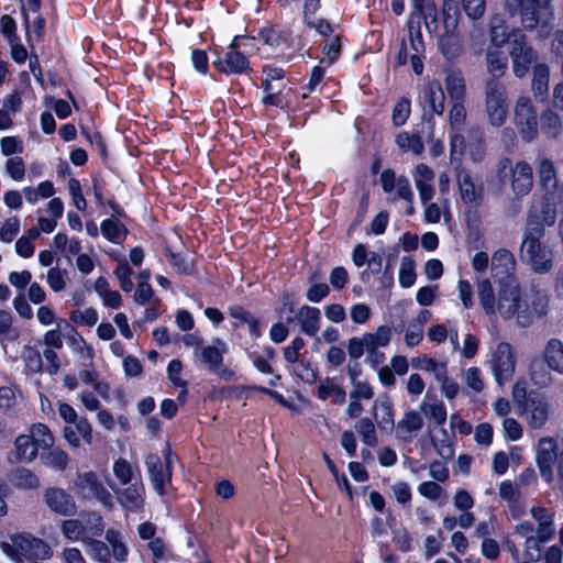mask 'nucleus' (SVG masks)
Masks as SVG:
<instances>
[{
    "instance_id": "obj_49",
    "label": "nucleus",
    "mask_w": 563,
    "mask_h": 563,
    "mask_svg": "<svg viewBox=\"0 0 563 563\" xmlns=\"http://www.w3.org/2000/svg\"><path fill=\"white\" fill-rule=\"evenodd\" d=\"M380 409L383 411V416L380 419L377 418L375 413V419L377 420L378 428L383 432H390L394 429L395 420H394V406L389 400H385L380 402Z\"/></svg>"
},
{
    "instance_id": "obj_13",
    "label": "nucleus",
    "mask_w": 563,
    "mask_h": 563,
    "mask_svg": "<svg viewBox=\"0 0 563 563\" xmlns=\"http://www.w3.org/2000/svg\"><path fill=\"white\" fill-rule=\"evenodd\" d=\"M492 362L495 380L498 385H504L505 382L512 378L516 360L510 343L499 342L493 354Z\"/></svg>"
},
{
    "instance_id": "obj_17",
    "label": "nucleus",
    "mask_w": 563,
    "mask_h": 563,
    "mask_svg": "<svg viewBox=\"0 0 563 563\" xmlns=\"http://www.w3.org/2000/svg\"><path fill=\"white\" fill-rule=\"evenodd\" d=\"M77 493L84 498H109V494L93 471L79 474L75 481Z\"/></svg>"
},
{
    "instance_id": "obj_34",
    "label": "nucleus",
    "mask_w": 563,
    "mask_h": 563,
    "mask_svg": "<svg viewBox=\"0 0 563 563\" xmlns=\"http://www.w3.org/2000/svg\"><path fill=\"white\" fill-rule=\"evenodd\" d=\"M10 481L19 489H34L38 486V477L27 468H16L11 473Z\"/></svg>"
},
{
    "instance_id": "obj_64",
    "label": "nucleus",
    "mask_w": 563,
    "mask_h": 563,
    "mask_svg": "<svg viewBox=\"0 0 563 563\" xmlns=\"http://www.w3.org/2000/svg\"><path fill=\"white\" fill-rule=\"evenodd\" d=\"M20 231V220L15 217L8 219L0 230V240L3 243H10Z\"/></svg>"
},
{
    "instance_id": "obj_5",
    "label": "nucleus",
    "mask_w": 563,
    "mask_h": 563,
    "mask_svg": "<svg viewBox=\"0 0 563 563\" xmlns=\"http://www.w3.org/2000/svg\"><path fill=\"white\" fill-rule=\"evenodd\" d=\"M466 151L473 163H482L485 159L487 147L485 131L482 126H470L466 131V136L461 133L450 135V157L452 163L461 164Z\"/></svg>"
},
{
    "instance_id": "obj_60",
    "label": "nucleus",
    "mask_w": 563,
    "mask_h": 563,
    "mask_svg": "<svg viewBox=\"0 0 563 563\" xmlns=\"http://www.w3.org/2000/svg\"><path fill=\"white\" fill-rule=\"evenodd\" d=\"M0 32L7 38L9 44H12V42L20 38L16 34L15 20L8 14L0 18Z\"/></svg>"
},
{
    "instance_id": "obj_55",
    "label": "nucleus",
    "mask_w": 563,
    "mask_h": 563,
    "mask_svg": "<svg viewBox=\"0 0 563 563\" xmlns=\"http://www.w3.org/2000/svg\"><path fill=\"white\" fill-rule=\"evenodd\" d=\"M465 14L473 21L481 19L486 10V0H461Z\"/></svg>"
},
{
    "instance_id": "obj_11",
    "label": "nucleus",
    "mask_w": 563,
    "mask_h": 563,
    "mask_svg": "<svg viewBox=\"0 0 563 563\" xmlns=\"http://www.w3.org/2000/svg\"><path fill=\"white\" fill-rule=\"evenodd\" d=\"M12 547L15 555L29 562L46 561L52 558L53 551L47 542L30 533H16L12 537Z\"/></svg>"
},
{
    "instance_id": "obj_9",
    "label": "nucleus",
    "mask_w": 563,
    "mask_h": 563,
    "mask_svg": "<svg viewBox=\"0 0 563 563\" xmlns=\"http://www.w3.org/2000/svg\"><path fill=\"white\" fill-rule=\"evenodd\" d=\"M162 454L164 461L155 454H151L146 460L151 482L159 496L166 494V486L172 483L174 460L178 459L169 443L162 450Z\"/></svg>"
},
{
    "instance_id": "obj_42",
    "label": "nucleus",
    "mask_w": 563,
    "mask_h": 563,
    "mask_svg": "<svg viewBox=\"0 0 563 563\" xmlns=\"http://www.w3.org/2000/svg\"><path fill=\"white\" fill-rule=\"evenodd\" d=\"M342 38L343 35L335 34L330 41L325 42L322 46V54L324 58L320 63L327 62L328 66L336 63L342 55Z\"/></svg>"
},
{
    "instance_id": "obj_12",
    "label": "nucleus",
    "mask_w": 563,
    "mask_h": 563,
    "mask_svg": "<svg viewBox=\"0 0 563 563\" xmlns=\"http://www.w3.org/2000/svg\"><path fill=\"white\" fill-rule=\"evenodd\" d=\"M559 448L554 438L544 437L538 442L536 463L541 478L551 484L554 481L553 464L559 463Z\"/></svg>"
},
{
    "instance_id": "obj_48",
    "label": "nucleus",
    "mask_w": 563,
    "mask_h": 563,
    "mask_svg": "<svg viewBox=\"0 0 563 563\" xmlns=\"http://www.w3.org/2000/svg\"><path fill=\"white\" fill-rule=\"evenodd\" d=\"M286 85L279 87L276 91L264 95L261 99V102L265 107H275L280 110H285L289 107V100L287 99V95L284 92Z\"/></svg>"
},
{
    "instance_id": "obj_57",
    "label": "nucleus",
    "mask_w": 563,
    "mask_h": 563,
    "mask_svg": "<svg viewBox=\"0 0 563 563\" xmlns=\"http://www.w3.org/2000/svg\"><path fill=\"white\" fill-rule=\"evenodd\" d=\"M113 473L118 481L123 485L129 484L133 476L131 464L123 457H120L114 462Z\"/></svg>"
},
{
    "instance_id": "obj_15",
    "label": "nucleus",
    "mask_w": 563,
    "mask_h": 563,
    "mask_svg": "<svg viewBox=\"0 0 563 563\" xmlns=\"http://www.w3.org/2000/svg\"><path fill=\"white\" fill-rule=\"evenodd\" d=\"M421 98L427 108L423 113V119L429 117V120H431L435 114H443L445 93L439 80L433 79L428 81L422 89Z\"/></svg>"
},
{
    "instance_id": "obj_61",
    "label": "nucleus",
    "mask_w": 563,
    "mask_h": 563,
    "mask_svg": "<svg viewBox=\"0 0 563 563\" xmlns=\"http://www.w3.org/2000/svg\"><path fill=\"white\" fill-rule=\"evenodd\" d=\"M191 63L197 73L201 75H207L209 73V58L206 51L201 48H194L191 51Z\"/></svg>"
},
{
    "instance_id": "obj_14",
    "label": "nucleus",
    "mask_w": 563,
    "mask_h": 563,
    "mask_svg": "<svg viewBox=\"0 0 563 563\" xmlns=\"http://www.w3.org/2000/svg\"><path fill=\"white\" fill-rule=\"evenodd\" d=\"M43 499L48 509L56 515L71 517L77 512L74 497L63 488H46L43 494Z\"/></svg>"
},
{
    "instance_id": "obj_40",
    "label": "nucleus",
    "mask_w": 563,
    "mask_h": 563,
    "mask_svg": "<svg viewBox=\"0 0 563 563\" xmlns=\"http://www.w3.org/2000/svg\"><path fill=\"white\" fill-rule=\"evenodd\" d=\"M295 306V294L288 290L283 291L280 295V306L276 308L278 319L285 320L286 323H291L294 321Z\"/></svg>"
},
{
    "instance_id": "obj_6",
    "label": "nucleus",
    "mask_w": 563,
    "mask_h": 563,
    "mask_svg": "<svg viewBox=\"0 0 563 563\" xmlns=\"http://www.w3.org/2000/svg\"><path fill=\"white\" fill-rule=\"evenodd\" d=\"M490 38L494 45L500 47L505 43L509 44V55L512 60V70L516 77H525L531 68L532 63L537 59L536 51L528 45L527 37L522 33H514L511 35L499 38L497 29L492 27Z\"/></svg>"
},
{
    "instance_id": "obj_4",
    "label": "nucleus",
    "mask_w": 563,
    "mask_h": 563,
    "mask_svg": "<svg viewBox=\"0 0 563 563\" xmlns=\"http://www.w3.org/2000/svg\"><path fill=\"white\" fill-rule=\"evenodd\" d=\"M255 41L256 36L249 34L234 35L230 44L221 49L214 48L211 53L213 69L227 77L249 75L252 70L247 51H242L243 41Z\"/></svg>"
},
{
    "instance_id": "obj_32",
    "label": "nucleus",
    "mask_w": 563,
    "mask_h": 563,
    "mask_svg": "<svg viewBox=\"0 0 563 563\" xmlns=\"http://www.w3.org/2000/svg\"><path fill=\"white\" fill-rule=\"evenodd\" d=\"M303 319L300 323V330L308 336H314L319 331L321 313L319 308L303 306L300 310Z\"/></svg>"
},
{
    "instance_id": "obj_31",
    "label": "nucleus",
    "mask_w": 563,
    "mask_h": 563,
    "mask_svg": "<svg viewBox=\"0 0 563 563\" xmlns=\"http://www.w3.org/2000/svg\"><path fill=\"white\" fill-rule=\"evenodd\" d=\"M539 185L543 190L550 191L558 187L556 170L553 162L544 158L538 166Z\"/></svg>"
},
{
    "instance_id": "obj_10",
    "label": "nucleus",
    "mask_w": 563,
    "mask_h": 563,
    "mask_svg": "<svg viewBox=\"0 0 563 563\" xmlns=\"http://www.w3.org/2000/svg\"><path fill=\"white\" fill-rule=\"evenodd\" d=\"M514 123L522 141L530 143L538 137V113L529 97L517 99L514 110Z\"/></svg>"
},
{
    "instance_id": "obj_29",
    "label": "nucleus",
    "mask_w": 563,
    "mask_h": 563,
    "mask_svg": "<svg viewBox=\"0 0 563 563\" xmlns=\"http://www.w3.org/2000/svg\"><path fill=\"white\" fill-rule=\"evenodd\" d=\"M15 459L19 462L26 461L31 462L36 459L38 448L33 442V438L27 434H20L15 438Z\"/></svg>"
},
{
    "instance_id": "obj_18",
    "label": "nucleus",
    "mask_w": 563,
    "mask_h": 563,
    "mask_svg": "<svg viewBox=\"0 0 563 563\" xmlns=\"http://www.w3.org/2000/svg\"><path fill=\"white\" fill-rule=\"evenodd\" d=\"M456 179L462 200L466 205L479 206L483 201L482 187L476 188L471 173L465 168L457 169Z\"/></svg>"
},
{
    "instance_id": "obj_37",
    "label": "nucleus",
    "mask_w": 563,
    "mask_h": 563,
    "mask_svg": "<svg viewBox=\"0 0 563 563\" xmlns=\"http://www.w3.org/2000/svg\"><path fill=\"white\" fill-rule=\"evenodd\" d=\"M486 60L488 73L492 75L489 79L499 80L508 67L507 57L501 52L494 51L487 53Z\"/></svg>"
},
{
    "instance_id": "obj_45",
    "label": "nucleus",
    "mask_w": 563,
    "mask_h": 563,
    "mask_svg": "<svg viewBox=\"0 0 563 563\" xmlns=\"http://www.w3.org/2000/svg\"><path fill=\"white\" fill-rule=\"evenodd\" d=\"M355 428L364 444L371 448L377 445L378 440L375 431V424L371 418H361Z\"/></svg>"
},
{
    "instance_id": "obj_59",
    "label": "nucleus",
    "mask_w": 563,
    "mask_h": 563,
    "mask_svg": "<svg viewBox=\"0 0 563 563\" xmlns=\"http://www.w3.org/2000/svg\"><path fill=\"white\" fill-rule=\"evenodd\" d=\"M298 377L306 384H314L318 379V369L309 361L300 360L298 362Z\"/></svg>"
},
{
    "instance_id": "obj_52",
    "label": "nucleus",
    "mask_w": 563,
    "mask_h": 563,
    "mask_svg": "<svg viewBox=\"0 0 563 563\" xmlns=\"http://www.w3.org/2000/svg\"><path fill=\"white\" fill-rule=\"evenodd\" d=\"M465 101L451 102L449 111L450 125L454 130H460L466 119Z\"/></svg>"
},
{
    "instance_id": "obj_35",
    "label": "nucleus",
    "mask_w": 563,
    "mask_h": 563,
    "mask_svg": "<svg viewBox=\"0 0 563 563\" xmlns=\"http://www.w3.org/2000/svg\"><path fill=\"white\" fill-rule=\"evenodd\" d=\"M29 437L33 438V442L38 449L49 450L54 444V437L49 428L44 423H34L30 428Z\"/></svg>"
},
{
    "instance_id": "obj_63",
    "label": "nucleus",
    "mask_w": 563,
    "mask_h": 563,
    "mask_svg": "<svg viewBox=\"0 0 563 563\" xmlns=\"http://www.w3.org/2000/svg\"><path fill=\"white\" fill-rule=\"evenodd\" d=\"M87 544L90 548L92 556L97 561L107 562L110 559V556H111L110 550L103 541L90 538L87 540Z\"/></svg>"
},
{
    "instance_id": "obj_46",
    "label": "nucleus",
    "mask_w": 563,
    "mask_h": 563,
    "mask_svg": "<svg viewBox=\"0 0 563 563\" xmlns=\"http://www.w3.org/2000/svg\"><path fill=\"white\" fill-rule=\"evenodd\" d=\"M415 267L416 263L411 257L405 256L402 258L398 276L399 284L402 288H409L415 284L417 279Z\"/></svg>"
},
{
    "instance_id": "obj_33",
    "label": "nucleus",
    "mask_w": 563,
    "mask_h": 563,
    "mask_svg": "<svg viewBox=\"0 0 563 563\" xmlns=\"http://www.w3.org/2000/svg\"><path fill=\"white\" fill-rule=\"evenodd\" d=\"M523 408L525 410L531 411L530 423L533 428H541L547 423L549 418V405L545 401L532 398Z\"/></svg>"
},
{
    "instance_id": "obj_38",
    "label": "nucleus",
    "mask_w": 563,
    "mask_h": 563,
    "mask_svg": "<svg viewBox=\"0 0 563 563\" xmlns=\"http://www.w3.org/2000/svg\"><path fill=\"white\" fill-rule=\"evenodd\" d=\"M22 358L24 371L27 375L37 374L43 371L42 354L36 347L26 345L23 350Z\"/></svg>"
},
{
    "instance_id": "obj_36",
    "label": "nucleus",
    "mask_w": 563,
    "mask_h": 563,
    "mask_svg": "<svg viewBox=\"0 0 563 563\" xmlns=\"http://www.w3.org/2000/svg\"><path fill=\"white\" fill-rule=\"evenodd\" d=\"M460 10L456 0H443L442 22L444 31H456Z\"/></svg>"
},
{
    "instance_id": "obj_62",
    "label": "nucleus",
    "mask_w": 563,
    "mask_h": 563,
    "mask_svg": "<svg viewBox=\"0 0 563 563\" xmlns=\"http://www.w3.org/2000/svg\"><path fill=\"white\" fill-rule=\"evenodd\" d=\"M5 169L10 177L15 181H20L24 178L25 164L19 156L10 157L5 163Z\"/></svg>"
},
{
    "instance_id": "obj_50",
    "label": "nucleus",
    "mask_w": 563,
    "mask_h": 563,
    "mask_svg": "<svg viewBox=\"0 0 563 563\" xmlns=\"http://www.w3.org/2000/svg\"><path fill=\"white\" fill-rule=\"evenodd\" d=\"M302 23L307 29L316 30L322 37H330L334 31L331 22L324 18L316 19V16H310L303 20Z\"/></svg>"
},
{
    "instance_id": "obj_2",
    "label": "nucleus",
    "mask_w": 563,
    "mask_h": 563,
    "mask_svg": "<svg viewBox=\"0 0 563 563\" xmlns=\"http://www.w3.org/2000/svg\"><path fill=\"white\" fill-rule=\"evenodd\" d=\"M493 279L497 284L496 311L504 320L515 316L521 325L531 322L529 305L521 298V287L517 277L504 269L493 268Z\"/></svg>"
},
{
    "instance_id": "obj_24",
    "label": "nucleus",
    "mask_w": 563,
    "mask_h": 563,
    "mask_svg": "<svg viewBox=\"0 0 563 563\" xmlns=\"http://www.w3.org/2000/svg\"><path fill=\"white\" fill-rule=\"evenodd\" d=\"M143 493L144 487L142 483L131 484L118 493V499L123 508L131 511L137 510L142 508L144 504V499L142 497Z\"/></svg>"
},
{
    "instance_id": "obj_8",
    "label": "nucleus",
    "mask_w": 563,
    "mask_h": 563,
    "mask_svg": "<svg viewBox=\"0 0 563 563\" xmlns=\"http://www.w3.org/2000/svg\"><path fill=\"white\" fill-rule=\"evenodd\" d=\"M485 113L487 121L495 128L505 124L509 113L506 86L497 79H487L484 86Z\"/></svg>"
},
{
    "instance_id": "obj_22",
    "label": "nucleus",
    "mask_w": 563,
    "mask_h": 563,
    "mask_svg": "<svg viewBox=\"0 0 563 563\" xmlns=\"http://www.w3.org/2000/svg\"><path fill=\"white\" fill-rule=\"evenodd\" d=\"M227 352V344L216 338L212 345L203 346L200 351V360L209 369L214 371L223 363V354Z\"/></svg>"
},
{
    "instance_id": "obj_44",
    "label": "nucleus",
    "mask_w": 563,
    "mask_h": 563,
    "mask_svg": "<svg viewBox=\"0 0 563 563\" xmlns=\"http://www.w3.org/2000/svg\"><path fill=\"white\" fill-rule=\"evenodd\" d=\"M547 509L544 507H536L532 509L533 517L539 521L537 530V540L540 543L548 542L553 536L552 520L543 521Z\"/></svg>"
},
{
    "instance_id": "obj_41",
    "label": "nucleus",
    "mask_w": 563,
    "mask_h": 563,
    "mask_svg": "<svg viewBox=\"0 0 563 563\" xmlns=\"http://www.w3.org/2000/svg\"><path fill=\"white\" fill-rule=\"evenodd\" d=\"M411 113V101L407 97H400L393 107L391 122L395 128L406 124Z\"/></svg>"
},
{
    "instance_id": "obj_30",
    "label": "nucleus",
    "mask_w": 563,
    "mask_h": 563,
    "mask_svg": "<svg viewBox=\"0 0 563 563\" xmlns=\"http://www.w3.org/2000/svg\"><path fill=\"white\" fill-rule=\"evenodd\" d=\"M444 86L450 102L465 101V80L460 74L449 73L444 79Z\"/></svg>"
},
{
    "instance_id": "obj_16",
    "label": "nucleus",
    "mask_w": 563,
    "mask_h": 563,
    "mask_svg": "<svg viewBox=\"0 0 563 563\" xmlns=\"http://www.w3.org/2000/svg\"><path fill=\"white\" fill-rule=\"evenodd\" d=\"M257 37L262 41L263 45L272 48H291L294 45L292 31L290 29H280L273 24L261 27L257 32Z\"/></svg>"
},
{
    "instance_id": "obj_1",
    "label": "nucleus",
    "mask_w": 563,
    "mask_h": 563,
    "mask_svg": "<svg viewBox=\"0 0 563 563\" xmlns=\"http://www.w3.org/2000/svg\"><path fill=\"white\" fill-rule=\"evenodd\" d=\"M412 10L406 22L408 42L413 54L410 56L412 71L421 75L424 69L426 44L422 36V22L430 35L439 31L438 9L434 0H410Z\"/></svg>"
},
{
    "instance_id": "obj_58",
    "label": "nucleus",
    "mask_w": 563,
    "mask_h": 563,
    "mask_svg": "<svg viewBox=\"0 0 563 563\" xmlns=\"http://www.w3.org/2000/svg\"><path fill=\"white\" fill-rule=\"evenodd\" d=\"M515 264L514 255L506 249H499L493 256V268L504 269L509 273V268Z\"/></svg>"
},
{
    "instance_id": "obj_51",
    "label": "nucleus",
    "mask_w": 563,
    "mask_h": 563,
    "mask_svg": "<svg viewBox=\"0 0 563 563\" xmlns=\"http://www.w3.org/2000/svg\"><path fill=\"white\" fill-rule=\"evenodd\" d=\"M69 320L75 324L92 327L98 321V311L92 307L87 308L85 311L76 309L70 312Z\"/></svg>"
},
{
    "instance_id": "obj_20",
    "label": "nucleus",
    "mask_w": 563,
    "mask_h": 563,
    "mask_svg": "<svg viewBox=\"0 0 563 563\" xmlns=\"http://www.w3.org/2000/svg\"><path fill=\"white\" fill-rule=\"evenodd\" d=\"M550 68L547 64L540 63L533 66L532 91L539 102H544L549 97Z\"/></svg>"
},
{
    "instance_id": "obj_3",
    "label": "nucleus",
    "mask_w": 563,
    "mask_h": 563,
    "mask_svg": "<svg viewBox=\"0 0 563 563\" xmlns=\"http://www.w3.org/2000/svg\"><path fill=\"white\" fill-rule=\"evenodd\" d=\"M543 236L542 225L525 228L519 250L521 262L536 274H548L554 266V251L541 241Z\"/></svg>"
},
{
    "instance_id": "obj_23",
    "label": "nucleus",
    "mask_w": 563,
    "mask_h": 563,
    "mask_svg": "<svg viewBox=\"0 0 563 563\" xmlns=\"http://www.w3.org/2000/svg\"><path fill=\"white\" fill-rule=\"evenodd\" d=\"M562 129V120L554 110L548 108L540 113V130L547 139L556 140Z\"/></svg>"
},
{
    "instance_id": "obj_39",
    "label": "nucleus",
    "mask_w": 563,
    "mask_h": 563,
    "mask_svg": "<svg viewBox=\"0 0 563 563\" xmlns=\"http://www.w3.org/2000/svg\"><path fill=\"white\" fill-rule=\"evenodd\" d=\"M164 255L178 274L186 276L194 274V265L189 264L183 254L174 252L169 246L166 245L164 247Z\"/></svg>"
},
{
    "instance_id": "obj_54",
    "label": "nucleus",
    "mask_w": 563,
    "mask_h": 563,
    "mask_svg": "<svg viewBox=\"0 0 563 563\" xmlns=\"http://www.w3.org/2000/svg\"><path fill=\"white\" fill-rule=\"evenodd\" d=\"M426 406L427 405L423 402L421 405V410L427 416L432 418L435 421L437 426H443L446 422L448 411L443 401H438L435 404L428 405V409H426Z\"/></svg>"
},
{
    "instance_id": "obj_43",
    "label": "nucleus",
    "mask_w": 563,
    "mask_h": 563,
    "mask_svg": "<svg viewBox=\"0 0 563 563\" xmlns=\"http://www.w3.org/2000/svg\"><path fill=\"white\" fill-rule=\"evenodd\" d=\"M322 0H278L280 9L290 8L294 3H300L302 21L316 16L322 7Z\"/></svg>"
},
{
    "instance_id": "obj_53",
    "label": "nucleus",
    "mask_w": 563,
    "mask_h": 563,
    "mask_svg": "<svg viewBox=\"0 0 563 563\" xmlns=\"http://www.w3.org/2000/svg\"><path fill=\"white\" fill-rule=\"evenodd\" d=\"M68 191L71 196L73 203L75 208L81 212L87 209V200L82 195L80 181L77 178H69L68 180Z\"/></svg>"
},
{
    "instance_id": "obj_26",
    "label": "nucleus",
    "mask_w": 563,
    "mask_h": 563,
    "mask_svg": "<svg viewBox=\"0 0 563 563\" xmlns=\"http://www.w3.org/2000/svg\"><path fill=\"white\" fill-rule=\"evenodd\" d=\"M543 356L550 369L563 375V343L561 340H549Z\"/></svg>"
},
{
    "instance_id": "obj_47",
    "label": "nucleus",
    "mask_w": 563,
    "mask_h": 563,
    "mask_svg": "<svg viewBox=\"0 0 563 563\" xmlns=\"http://www.w3.org/2000/svg\"><path fill=\"white\" fill-rule=\"evenodd\" d=\"M62 533L69 541H79L82 539L86 528L78 519H66L60 526Z\"/></svg>"
},
{
    "instance_id": "obj_27",
    "label": "nucleus",
    "mask_w": 563,
    "mask_h": 563,
    "mask_svg": "<svg viewBox=\"0 0 563 563\" xmlns=\"http://www.w3.org/2000/svg\"><path fill=\"white\" fill-rule=\"evenodd\" d=\"M100 231L103 238L114 244L123 242L128 234L129 229L120 220L104 219L100 224Z\"/></svg>"
},
{
    "instance_id": "obj_25",
    "label": "nucleus",
    "mask_w": 563,
    "mask_h": 563,
    "mask_svg": "<svg viewBox=\"0 0 563 563\" xmlns=\"http://www.w3.org/2000/svg\"><path fill=\"white\" fill-rule=\"evenodd\" d=\"M556 221V210L549 201L543 202L540 213L529 212L526 221V228L542 225L543 235H545V228L552 227Z\"/></svg>"
},
{
    "instance_id": "obj_7",
    "label": "nucleus",
    "mask_w": 563,
    "mask_h": 563,
    "mask_svg": "<svg viewBox=\"0 0 563 563\" xmlns=\"http://www.w3.org/2000/svg\"><path fill=\"white\" fill-rule=\"evenodd\" d=\"M551 0H505L510 16L519 15L526 30H534L538 25L545 26L552 18Z\"/></svg>"
},
{
    "instance_id": "obj_21",
    "label": "nucleus",
    "mask_w": 563,
    "mask_h": 563,
    "mask_svg": "<svg viewBox=\"0 0 563 563\" xmlns=\"http://www.w3.org/2000/svg\"><path fill=\"white\" fill-rule=\"evenodd\" d=\"M438 47L443 57L448 60H454L457 58L462 51V40L456 31H444L439 36Z\"/></svg>"
},
{
    "instance_id": "obj_19",
    "label": "nucleus",
    "mask_w": 563,
    "mask_h": 563,
    "mask_svg": "<svg viewBox=\"0 0 563 563\" xmlns=\"http://www.w3.org/2000/svg\"><path fill=\"white\" fill-rule=\"evenodd\" d=\"M533 184L532 167L526 161H519L511 169V187L517 196L527 195Z\"/></svg>"
},
{
    "instance_id": "obj_28",
    "label": "nucleus",
    "mask_w": 563,
    "mask_h": 563,
    "mask_svg": "<svg viewBox=\"0 0 563 563\" xmlns=\"http://www.w3.org/2000/svg\"><path fill=\"white\" fill-rule=\"evenodd\" d=\"M478 300L487 316L496 313L497 297L488 278L481 280L477 285Z\"/></svg>"
},
{
    "instance_id": "obj_56",
    "label": "nucleus",
    "mask_w": 563,
    "mask_h": 563,
    "mask_svg": "<svg viewBox=\"0 0 563 563\" xmlns=\"http://www.w3.org/2000/svg\"><path fill=\"white\" fill-rule=\"evenodd\" d=\"M423 426L421 416L415 411L409 410L405 413V417L398 422V428H405L408 433L419 431Z\"/></svg>"
}]
</instances>
